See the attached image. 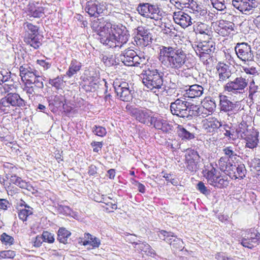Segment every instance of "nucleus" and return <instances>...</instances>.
I'll list each match as a JSON object with an SVG mask.
<instances>
[{
  "mask_svg": "<svg viewBox=\"0 0 260 260\" xmlns=\"http://www.w3.org/2000/svg\"><path fill=\"white\" fill-rule=\"evenodd\" d=\"M221 126V122L214 117L206 119L203 123L204 128L208 133H215Z\"/></svg>",
  "mask_w": 260,
  "mask_h": 260,
  "instance_id": "4be33fe9",
  "label": "nucleus"
},
{
  "mask_svg": "<svg viewBox=\"0 0 260 260\" xmlns=\"http://www.w3.org/2000/svg\"><path fill=\"white\" fill-rule=\"evenodd\" d=\"M177 133L182 140H189L194 138L193 133L189 132L181 125H178L177 127Z\"/></svg>",
  "mask_w": 260,
  "mask_h": 260,
  "instance_id": "c9c22d12",
  "label": "nucleus"
},
{
  "mask_svg": "<svg viewBox=\"0 0 260 260\" xmlns=\"http://www.w3.org/2000/svg\"><path fill=\"white\" fill-rule=\"evenodd\" d=\"M43 80V77L40 76V73L39 72L38 75H36L35 77L31 79V82H28L27 84H28V85H36L37 88H41L42 89L44 88Z\"/></svg>",
  "mask_w": 260,
  "mask_h": 260,
  "instance_id": "c03bdc74",
  "label": "nucleus"
},
{
  "mask_svg": "<svg viewBox=\"0 0 260 260\" xmlns=\"http://www.w3.org/2000/svg\"><path fill=\"white\" fill-rule=\"evenodd\" d=\"M142 82L149 89L156 94L164 84V73L153 67L148 68L141 74Z\"/></svg>",
  "mask_w": 260,
  "mask_h": 260,
  "instance_id": "20e7f679",
  "label": "nucleus"
},
{
  "mask_svg": "<svg viewBox=\"0 0 260 260\" xmlns=\"http://www.w3.org/2000/svg\"><path fill=\"white\" fill-rule=\"evenodd\" d=\"M91 28L97 32L98 39L109 48L120 49L128 41L130 35L121 24H112L103 18L93 20Z\"/></svg>",
  "mask_w": 260,
  "mask_h": 260,
  "instance_id": "f257e3e1",
  "label": "nucleus"
},
{
  "mask_svg": "<svg viewBox=\"0 0 260 260\" xmlns=\"http://www.w3.org/2000/svg\"><path fill=\"white\" fill-rule=\"evenodd\" d=\"M42 237L44 242L52 243L54 241L53 235L47 231L44 232L42 234Z\"/></svg>",
  "mask_w": 260,
  "mask_h": 260,
  "instance_id": "052dcab7",
  "label": "nucleus"
},
{
  "mask_svg": "<svg viewBox=\"0 0 260 260\" xmlns=\"http://www.w3.org/2000/svg\"><path fill=\"white\" fill-rule=\"evenodd\" d=\"M258 134L253 130L249 131L242 139L246 141V147L252 149L256 147L258 141Z\"/></svg>",
  "mask_w": 260,
  "mask_h": 260,
  "instance_id": "bb28decb",
  "label": "nucleus"
},
{
  "mask_svg": "<svg viewBox=\"0 0 260 260\" xmlns=\"http://www.w3.org/2000/svg\"><path fill=\"white\" fill-rule=\"evenodd\" d=\"M208 41H204L198 43L194 47L197 55L200 57L204 64L208 63V59L212 57L215 50V43L209 37Z\"/></svg>",
  "mask_w": 260,
  "mask_h": 260,
  "instance_id": "0eeeda50",
  "label": "nucleus"
},
{
  "mask_svg": "<svg viewBox=\"0 0 260 260\" xmlns=\"http://www.w3.org/2000/svg\"><path fill=\"white\" fill-rule=\"evenodd\" d=\"M11 105L8 101L6 96L3 98L0 101V110L5 113H8L10 112L11 109Z\"/></svg>",
  "mask_w": 260,
  "mask_h": 260,
  "instance_id": "49530a36",
  "label": "nucleus"
},
{
  "mask_svg": "<svg viewBox=\"0 0 260 260\" xmlns=\"http://www.w3.org/2000/svg\"><path fill=\"white\" fill-rule=\"evenodd\" d=\"M222 151L225 156L220 157L218 161L219 166V162H221L220 160L222 159V158H227V164H231L232 162H231L230 160L235 159L237 156V149L235 147L232 146L224 147L222 149Z\"/></svg>",
  "mask_w": 260,
  "mask_h": 260,
  "instance_id": "c85d7f7f",
  "label": "nucleus"
},
{
  "mask_svg": "<svg viewBox=\"0 0 260 260\" xmlns=\"http://www.w3.org/2000/svg\"><path fill=\"white\" fill-rule=\"evenodd\" d=\"M204 89L201 85L193 84L189 86V88L186 89L183 94L186 98L190 99L200 97L204 93Z\"/></svg>",
  "mask_w": 260,
  "mask_h": 260,
  "instance_id": "5701e85b",
  "label": "nucleus"
},
{
  "mask_svg": "<svg viewBox=\"0 0 260 260\" xmlns=\"http://www.w3.org/2000/svg\"><path fill=\"white\" fill-rule=\"evenodd\" d=\"M85 240L83 241V245L84 246L90 245L93 248H98L101 244V241L89 233L84 234Z\"/></svg>",
  "mask_w": 260,
  "mask_h": 260,
  "instance_id": "2f4dec72",
  "label": "nucleus"
},
{
  "mask_svg": "<svg viewBox=\"0 0 260 260\" xmlns=\"http://www.w3.org/2000/svg\"><path fill=\"white\" fill-rule=\"evenodd\" d=\"M102 56V60L106 66L111 67L116 64L115 56L109 54Z\"/></svg>",
  "mask_w": 260,
  "mask_h": 260,
  "instance_id": "de8ad7c7",
  "label": "nucleus"
},
{
  "mask_svg": "<svg viewBox=\"0 0 260 260\" xmlns=\"http://www.w3.org/2000/svg\"><path fill=\"white\" fill-rule=\"evenodd\" d=\"M197 189L200 191V192L206 195L210 193V190L207 189L204 183L202 181H200L198 183Z\"/></svg>",
  "mask_w": 260,
  "mask_h": 260,
  "instance_id": "69168bd1",
  "label": "nucleus"
},
{
  "mask_svg": "<svg viewBox=\"0 0 260 260\" xmlns=\"http://www.w3.org/2000/svg\"><path fill=\"white\" fill-rule=\"evenodd\" d=\"M104 10V7L98 2H88L85 8V11L90 16L97 17Z\"/></svg>",
  "mask_w": 260,
  "mask_h": 260,
  "instance_id": "412c9836",
  "label": "nucleus"
},
{
  "mask_svg": "<svg viewBox=\"0 0 260 260\" xmlns=\"http://www.w3.org/2000/svg\"><path fill=\"white\" fill-rule=\"evenodd\" d=\"M134 60V65L133 66L138 67L140 65H143L145 63V58L144 56H140L136 53Z\"/></svg>",
  "mask_w": 260,
  "mask_h": 260,
  "instance_id": "e2e57ef3",
  "label": "nucleus"
},
{
  "mask_svg": "<svg viewBox=\"0 0 260 260\" xmlns=\"http://www.w3.org/2000/svg\"><path fill=\"white\" fill-rule=\"evenodd\" d=\"M113 85L117 96L121 101L129 102L132 100L134 90L131 84L125 81H116Z\"/></svg>",
  "mask_w": 260,
  "mask_h": 260,
  "instance_id": "1a4fd4ad",
  "label": "nucleus"
},
{
  "mask_svg": "<svg viewBox=\"0 0 260 260\" xmlns=\"http://www.w3.org/2000/svg\"><path fill=\"white\" fill-rule=\"evenodd\" d=\"M158 236L160 239L166 241L168 244L170 241L175 237L173 233L167 232L165 230L159 231L158 233Z\"/></svg>",
  "mask_w": 260,
  "mask_h": 260,
  "instance_id": "a18cd8bd",
  "label": "nucleus"
},
{
  "mask_svg": "<svg viewBox=\"0 0 260 260\" xmlns=\"http://www.w3.org/2000/svg\"><path fill=\"white\" fill-rule=\"evenodd\" d=\"M248 125L246 122L244 121H242L239 125L238 127L235 130L236 134H237V138L244 137L245 134H246L249 131L247 129Z\"/></svg>",
  "mask_w": 260,
  "mask_h": 260,
  "instance_id": "79ce46f5",
  "label": "nucleus"
},
{
  "mask_svg": "<svg viewBox=\"0 0 260 260\" xmlns=\"http://www.w3.org/2000/svg\"><path fill=\"white\" fill-rule=\"evenodd\" d=\"M49 102L50 107L53 106L56 109H63L66 103V99L64 95L58 94L51 96Z\"/></svg>",
  "mask_w": 260,
  "mask_h": 260,
  "instance_id": "c756f323",
  "label": "nucleus"
},
{
  "mask_svg": "<svg viewBox=\"0 0 260 260\" xmlns=\"http://www.w3.org/2000/svg\"><path fill=\"white\" fill-rule=\"evenodd\" d=\"M44 15V8L32 3L29 5L28 15L34 18H41Z\"/></svg>",
  "mask_w": 260,
  "mask_h": 260,
  "instance_id": "7c9ffc66",
  "label": "nucleus"
},
{
  "mask_svg": "<svg viewBox=\"0 0 260 260\" xmlns=\"http://www.w3.org/2000/svg\"><path fill=\"white\" fill-rule=\"evenodd\" d=\"M213 8L218 11H223L226 8L225 0H210Z\"/></svg>",
  "mask_w": 260,
  "mask_h": 260,
  "instance_id": "864d4df0",
  "label": "nucleus"
},
{
  "mask_svg": "<svg viewBox=\"0 0 260 260\" xmlns=\"http://www.w3.org/2000/svg\"><path fill=\"white\" fill-rule=\"evenodd\" d=\"M220 173L215 168L212 167L211 170H208L204 175L207 182L210 185L214 183L215 179L218 177Z\"/></svg>",
  "mask_w": 260,
  "mask_h": 260,
  "instance_id": "4c0bfd02",
  "label": "nucleus"
},
{
  "mask_svg": "<svg viewBox=\"0 0 260 260\" xmlns=\"http://www.w3.org/2000/svg\"><path fill=\"white\" fill-rule=\"evenodd\" d=\"M173 19L176 23L182 28H186L192 24L191 16L181 11L174 13Z\"/></svg>",
  "mask_w": 260,
  "mask_h": 260,
  "instance_id": "a211bd4d",
  "label": "nucleus"
},
{
  "mask_svg": "<svg viewBox=\"0 0 260 260\" xmlns=\"http://www.w3.org/2000/svg\"><path fill=\"white\" fill-rule=\"evenodd\" d=\"M136 31V36L140 38L144 44L149 45L151 43V34L147 28L143 26H139L137 28Z\"/></svg>",
  "mask_w": 260,
  "mask_h": 260,
  "instance_id": "a878e982",
  "label": "nucleus"
},
{
  "mask_svg": "<svg viewBox=\"0 0 260 260\" xmlns=\"http://www.w3.org/2000/svg\"><path fill=\"white\" fill-rule=\"evenodd\" d=\"M132 44L135 46L141 47H146L147 46V45L144 44V43L142 41L140 38H138L136 36L133 38V40L132 41Z\"/></svg>",
  "mask_w": 260,
  "mask_h": 260,
  "instance_id": "774afa93",
  "label": "nucleus"
},
{
  "mask_svg": "<svg viewBox=\"0 0 260 260\" xmlns=\"http://www.w3.org/2000/svg\"><path fill=\"white\" fill-rule=\"evenodd\" d=\"M10 78V72L5 69L0 70V84L8 81Z\"/></svg>",
  "mask_w": 260,
  "mask_h": 260,
  "instance_id": "4d7b16f0",
  "label": "nucleus"
},
{
  "mask_svg": "<svg viewBox=\"0 0 260 260\" xmlns=\"http://www.w3.org/2000/svg\"><path fill=\"white\" fill-rule=\"evenodd\" d=\"M136 52L133 49H127L125 50L119 56L120 60L127 66L134 65V60Z\"/></svg>",
  "mask_w": 260,
  "mask_h": 260,
  "instance_id": "393cba45",
  "label": "nucleus"
},
{
  "mask_svg": "<svg viewBox=\"0 0 260 260\" xmlns=\"http://www.w3.org/2000/svg\"><path fill=\"white\" fill-rule=\"evenodd\" d=\"M237 57L243 62L253 61L254 54L250 45L247 43H238L235 47Z\"/></svg>",
  "mask_w": 260,
  "mask_h": 260,
  "instance_id": "9b49d317",
  "label": "nucleus"
},
{
  "mask_svg": "<svg viewBox=\"0 0 260 260\" xmlns=\"http://www.w3.org/2000/svg\"><path fill=\"white\" fill-rule=\"evenodd\" d=\"M214 183H212L211 185L217 188H226L229 184L226 176L222 175L220 173L219 174L217 178L215 179Z\"/></svg>",
  "mask_w": 260,
  "mask_h": 260,
  "instance_id": "473e14b6",
  "label": "nucleus"
},
{
  "mask_svg": "<svg viewBox=\"0 0 260 260\" xmlns=\"http://www.w3.org/2000/svg\"><path fill=\"white\" fill-rule=\"evenodd\" d=\"M1 240L5 245H12L14 242V238L5 233L1 235Z\"/></svg>",
  "mask_w": 260,
  "mask_h": 260,
  "instance_id": "13d9d810",
  "label": "nucleus"
},
{
  "mask_svg": "<svg viewBox=\"0 0 260 260\" xmlns=\"http://www.w3.org/2000/svg\"><path fill=\"white\" fill-rule=\"evenodd\" d=\"M200 156L198 152L193 149H188L185 154L186 169L190 173H194L198 169V161Z\"/></svg>",
  "mask_w": 260,
  "mask_h": 260,
  "instance_id": "4468645a",
  "label": "nucleus"
},
{
  "mask_svg": "<svg viewBox=\"0 0 260 260\" xmlns=\"http://www.w3.org/2000/svg\"><path fill=\"white\" fill-rule=\"evenodd\" d=\"M235 24L229 21L221 20L219 22V25L217 30L218 33L222 36H229L233 34Z\"/></svg>",
  "mask_w": 260,
  "mask_h": 260,
  "instance_id": "b1692460",
  "label": "nucleus"
},
{
  "mask_svg": "<svg viewBox=\"0 0 260 260\" xmlns=\"http://www.w3.org/2000/svg\"><path fill=\"white\" fill-rule=\"evenodd\" d=\"M194 26V30L197 34L207 35L208 38H209L211 30L208 25L204 23L198 22Z\"/></svg>",
  "mask_w": 260,
  "mask_h": 260,
  "instance_id": "f704fd0d",
  "label": "nucleus"
},
{
  "mask_svg": "<svg viewBox=\"0 0 260 260\" xmlns=\"http://www.w3.org/2000/svg\"><path fill=\"white\" fill-rule=\"evenodd\" d=\"M15 256V252L13 250H5L0 252V258H13Z\"/></svg>",
  "mask_w": 260,
  "mask_h": 260,
  "instance_id": "bf43d9fd",
  "label": "nucleus"
},
{
  "mask_svg": "<svg viewBox=\"0 0 260 260\" xmlns=\"http://www.w3.org/2000/svg\"><path fill=\"white\" fill-rule=\"evenodd\" d=\"M158 59L162 67L178 74L185 75L184 66L188 67L187 54L181 48L176 47L161 46Z\"/></svg>",
  "mask_w": 260,
  "mask_h": 260,
  "instance_id": "f03ea898",
  "label": "nucleus"
},
{
  "mask_svg": "<svg viewBox=\"0 0 260 260\" xmlns=\"http://www.w3.org/2000/svg\"><path fill=\"white\" fill-rule=\"evenodd\" d=\"M32 208H30V209H21L18 212L19 218L23 222L27 220V217L32 214Z\"/></svg>",
  "mask_w": 260,
  "mask_h": 260,
  "instance_id": "5fc2aeb1",
  "label": "nucleus"
},
{
  "mask_svg": "<svg viewBox=\"0 0 260 260\" xmlns=\"http://www.w3.org/2000/svg\"><path fill=\"white\" fill-rule=\"evenodd\" d=\"M20 76L22 80L26 83L31 82V79L35 77L39 73L35 67L30 64H24L20 67Z\"/></svg>",
  "mask_w": 260,
  "mask_h": 260,
  "instance_id": "2eb2a0df",
  "label": "nucleus"
},
{
  "mask_svg": "<svg viewBox=\"0 0 260 260\" xmlns=\"http://www.w3.org/2000/svg\"><path fill=\"white\" fill-rule=\"evenodd\" d=\"M217 74L218 75L217 82L222 84L230 78L232 75L230 67L224 63L219 62L216 67Z\"/></svg>",
  "mask_w": 260,
  "mask_h": 260,
  "instance_id": "f3484780",
  "label": "nucleus"
},
{
  "mask_svg": "<svg viewBox=\"0 0 260 260\" xmlns=\"http://www.w3.org/2000/svg\"><path fill=\"white\" fill-rule=\"evenodd\" d=\"M49 83L53 87H54L56 89H59L61 88V86L63 85V79L58 76L52 79H50Z\"/></svg>",
  "mask_w": 260,
  "mask_h": 260,
  "instance_id": "3c124183",
  "label": "nucleus"
},
{
  "mask_svg": "<svg viewBox=\"0 0 260 260\" xmlns=\"http://www.w3.org/2000/svg\"><path fill=\"white\" fill-rule=\"evenodd\" d=\"M24 41L35 49L39 48L42 45L38 39V35L27 36L24 38Z\"/></svg>",
  "mask_w": 260,
  "mask_h": 260,
  "instance_id": "58836bf2",
  "label": "nucleus"
},
{
  "mask_svg": "<svg viewBox=\"0 0 260 260\" xmlns=\"http://www.w3.org/2000/svg\"><path fill=\"white\" fill-rule=\"evenodd\" d=\"M81 67L82 64L80 62L73 59L72 60L69 69L66 72V75L69 77H72L81 70Z\"/></svg>",
  "mask_w": 260,
  "mask_h": 260,
  "instance_id": "72a5a7b5",
  "label": "nucleus"
},
{
  "mask_svg": "<svg viewBox=\"0 0 260 260\" xmlns=\"http://www.w3.org/2000/svg\"><path fill=\"white\" fill-rule=\"evenodd\" d=\"M228 159L222 158L219 162V169L232 179H242L246 174L247 170L243 164H227Z\"/></svg>",
  "mask_w": 260,
  "mask_h": 260,
  "instance_id": "39448f33",
  "label": "nucleus"
},
{
  "mask_svg": "<svg viewBox=\"0 0 260 260\" xmlns=\"http://www.w3.org/2000/svg\"><path fill=\"white\" fill-rule=\"evenodd\" d=\"M232 5L242 13L249 15L257 7V3L255 0H233Z\"/></svg>",
  "mask_w": 260,
  "mask_h": 260,
  "instance_id": "f8f14e48",
  "label": "nucleus"
},
{
  "mask_svg": "<svg viewBox=\"0 0 260 260\" xmlns=\"http://www.w3.org/2000/svg\"><path fill=\"white\" fill-rule=\"evenodd\" d=\"M197 17L205 16L207 14L206 9H203L201 6H199L193 12H192Z\"/></svg>",
  "mask_w": 260,
  "mask_h": 260,
  "instance_id": "0e129e2a",
  "label": "nucleus"
},
{
  "mask_svg": "<svg viewBox=\"0 0 260 260\" xmlns=\"http://www.w3.org/2000/svg\"><path fill=\"white\" fill-rule=\"evenodd\" d=\"M71 233L64 228H60L58 231L57 240L63 244L67 243L68 239Z\"/></svg>",
  "mask_w": 260,
  "mask_h": 260,
  "instance_id": "ea45409f",
  "label": "nucleus"
},
{
  "mask_svg": "<svg viewBox=\"0 0 260 260\" xmlns=\"http://www.w3.org/2000/svg\"><path fill=\"white\" fill-rule=\"evenodd\" d=\"M92 132L96 135L103 137L106 135L107 131L105 127L101 126L94 125L92 128Z\"/></svg>",
  "mask_w": 260,
  "mask_h": 260,
  "instance_id": "6e6d98bb",
  "label": "nucleus"
},
{
  "mask_svg": "<svg viewBox=\"0 0 260 260\" xmlns=\"http://www.w3.org/2000/svg\"><path fill=\"white\" fill-rule=\"evenodd\" d=\"M6 96L12 107H21L26 105V102L17 93H9Z\"/></svg>",
  "mask_w": 260,
  "mask_h": 260,
  "instance_id": "cd10ccee",
  "label": "nucleus"
},
{
  "mask_svg": "<svg viewBox=\"0 0 260 260\" xmlns=\"http://www.w3.org/2000/svg\"><path fill=\"white\" fill-rule=\"evenodd\" d=\"M153 125L156 129L161 130L163 132L168 133L172 130L173 125L168 121L161 117L153 116L152 123L149 126Z\"/></svg>",
  "mask_w": 260,
  "mask_h": 260,
  "instance_id": "aec40b11",
  "label": "nucleus"
},
{
  "mask_svg": "<svg viewBox=\"0 0 260 260\" xmlns=\"http://www.w3.org/2000/svg\"><path fill=\"white\" fill-rule=\"evenodd\" d=\"M131 114L139 122L149 126L152 123V112L148 109L132 108Z\"/></svg>",
  "mask_w": 260,
  "mask_h": 260,
  "instance_id": "ddd939ff",
  "label": "nucleus"
},
{
  "mask_svg": "<svg viewBox=\"0 0 260 260\" xmlns=\"http://www.w3.org/2000/svg\"><path fill=\"white\" fill-rule=\"evenodd\" d=\"M258 87L255 85L253 80H252L249 83V88H248V98L251 100H253L254 94L257 92Z\"/></svg>",
  "mask_w": 260,
  "mask_h": 260,
  "instance_id": "8fccbe9b",
  "label": "nucleus"
},
{
  "mask_svg": "<svg viewBox=\"0 0 260 260\" xmlns=\"http://www.w3.org/2000/svg\"><path fill=\"white\" fill-rule=\"evenodd\" d=\"M137 10L141 16L156 21L161 20L162 17V11L157 5L148 3L140 4Z\"/></svg>",
  "mask_w": 260,
  "mask_h": 260,
  "instance_id": "6e6552de",
  "label": "nucleus"
},
{
  "mask_svg": "<svg viewBox=\"0 0 260 260\" xmlns=\"http://www.w3.org/2000/svg\"><path fill=\"white\" fill-rule=\"evenodd\" d=\"M219 98L220 111L227 114L229 120L236 122L239 117V113L241 111L239 102H232L224 95H219Z\"/></svg>",
  "mask_w": 260,
  "mask_h": 260,
  "instance_id": "423d86ee",
  "label": "nucleus"
},
{
  "mask_svg": "<svg viewBox=\"0 0 260 260\" xmlns=\"http://www.w3.org/2000/svg\"><path fill=\"white\" fill-rule=\"evenodd\" d=\"M173 30H175V27L171 24L165 25V28L163 29L164 32L165 34L169 35L171 37H175L176 36V32Z\"/></svg>",
  "mask_w": 260,
  "mask_h": 260,
  "instance_id": "680f3d73",
  "label": "nucleus"
},
{
  "mask_svg": "<svg viewBox=\"0 0 260 260\" xmlns=\"http://www.w3.org/2000/svg\"><path fill=\"white\" fill-rule=\"evenodd\" d=\"M24 28L27 31V36H33L38 35L39 28L37 26L31 23L26 22L24 24Z\"/></svg>",
  "mask_w": 260,
  "mask_h": 260,
  "instance_id": "09e8293b",
  "label": "nucleus"
},
{
  "mask_svg": "<svg viewBox=\"0 0 260 260\" xmlns=\"http://www.w3.org/2000/svg\"><path fill=\"white\" fill-rule=\"evenodd\" d=\"M260 242V233L256 232H249L247 236L241 239V244L243 246L252 249Z\"/></svg>",
  "mask_w": 260,
  "mask_h": 260,
  "instance_id": "dca6fc26",
  "label": "nucleus"
},
{
  "mask_svg": "<svg viewBox=\"0 0 260 260\" xmlns=\"http://www.w3.org/2000/svg\"><path fill=\"white\" fill-rule=\"evenodd\" d=\"M171 113L181 118L191 119L200 114L198 106L188 102L183 95L170 104Z\"/></svg>",
  "mask_w": 260,
  "mask_h": 260,
  "instance_id": "7ed1b4c3",
  "label": "nucleus"
},
{
  "mask_svg": "<svg viewBox=\"0 0 260 260\" xmlns=\"http://www.w3.org/2000/svg\"><path fill=\"white\" fill-rule=\"evenodd\" d=\"M133 245L136 250L139 253L152 257L156 255L155 250L146 242L138 241V242H134Z\"/></svg>",
  "mask_w": 260,
  "mask_h": 260,
  "instance_id": "6ab92c4d",
  "label": "nucleus"
},
{
  "mask_svg": "<svg viewBox=\"0 0 260 260\" xmlns=\"http://www.w3.org/2000/svg\"><path fill=\"white\" fill-rule=\"evenodd\" d=\"M99 83V78L91 77L88 80V84L84 85L83 88L86 91H94L98 88Z\"/></svg>",
  "mask_w": 260,
  "mask_h": 260,
  "instance_id": "a19ab883",
  "label": "nucleus"
},
{
  "mask_svg": "<svg viewBox=\"0 0 260 260\" xmlns=\"http://www.w3.org/2000/svg\"><path fill=\"white\" fill-rule=\"evenodd\" d=\"M224 135L229 137V139L233 140H235L237 138V134H236V131L232 128L230 130L226 131V132L224 133Z\"/></svg>",
  "mask_w": 260,
  "mask_h": 260,
  "instance_id": "338daca9",
  "label": "nucleus"
},
{
  "mask_svg": "<svg viewBox=\"0 0 260 260\" xmlns=\"http://www.w3.org/2000/svg\"><path fill=\"white\" fill-rule=\"evenodd\" d=\"M248 85V79L242 76L237 77L224 85V90L232 94L243 93Z\"/></svg>",
  "mask_w": 260,
  "mask_h": 260,
  "instance_id": "9d476101",
  "label": "nucleus"
},
{
  "mask_svg": "<svg viewBox=\"0 0 260 260\" xmlns=\"http://www.w3.org/2000/svg\"><path fill=\"white\" fill-rule=\"evenodd\" d=\"M202 103L203 107L209 112H212L216 108V104L213 100L206 99Z\"/></svg>",
  "mask_w": 260,
  "mask_h": 260,
  "instance_id": "603ef678",
  "label": "nucleus"
},
{
  "mask_svg": "<svg viewBox=\"0 0 260 260\" xmlns=\"http://www.w3.org/2000/svg\"><path fill=\"white\" fill-rule=\"evenodd\" d=\"M10 180L13 183L22 189H27L28 187V184L27 182L16 175L11 176Z\"/></svg>",
  "mask_w": 260,
  "mask_h": 260,
  "instance_id": "37998d69",
  "label": "nucleus"
},
{
  "mask_svg": "<svg viewBox=\"0 0 260 260\" xmlns=\"http://www.w3.org/2000/svg\"><path fill=\"white\" fill-rule=\"evenodd\" d=\"M169 244L172 249L174 251H182L184 248L182 240L177 238L176 236L170 241Z\"/></svg>",
  "mask_w": 260,
  "mask_h": 260,
  "instance_id": "e433bc0d",
  "label": "nucleus"
}]
</instances>
